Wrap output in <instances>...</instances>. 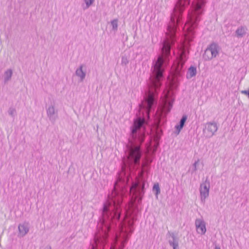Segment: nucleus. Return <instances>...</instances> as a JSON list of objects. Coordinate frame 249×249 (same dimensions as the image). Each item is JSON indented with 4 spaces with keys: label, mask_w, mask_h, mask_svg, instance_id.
<instances>
[{
    "label": "nucleus",
    "mask_w": 249,
    "mask_h": 249,
    "mask_svg": "<svg viewBox=\"0 0 249 249\" xmlns=\"http://www.w3.org/2000/svg\"><path fill=\"white\" fill-rule=\"evenodd\" d=\"M113 219H99L93 242L89 249H105L107 243V231L114 226ZM133 219H122L119 222V234H116L115 244L110 249H124L133 231Z\"/></svg>",
    "instance_id": "f257e3e1"
},
{
    "label": "nucleus",
    "mask_w": 249,
    "mask_h": 249,
    "mask_svg": "<svg viewBox=\"0 0 249 249\" xmlns=\"http://www.w3.org/2000/svg\"><path fill=\"white\" fill-rule=\"evenodd\" d=\"M190 0H178L171 16V19L167 28L166 38L161 48V53L154 63L152 71H163L164 64L168 61L171 45L176 40L175 33L177 24L181 19V15L186 5L189 4Z\"/></svg>",
    "instance_id": "f03ea898"
},
{
    "label": "nucleus",
    "mask_w": 249,
    "mask_h": 249,
    "mask_svg": "<svg viewBox=\"0 0 249 249\" xmlns=\"http://www.w3.org/2000/svg\"><path fill=\"white\" fill-rule=\"evenodd\" d=\"M128 180V176H126L124 172L121 173L114 184L113 190L104 204L102 211L103 217L120 218L119 208L122 202L123 197L125 192V186Z\"/></svg>",
    "instance_id": "7ed1b4c3"
},
{
    "label": "nucleus",
    "mask_w": 249,
    "mask_h": 249,
    "mask_svg": "<svg viewBox=\"0 0 249 249\" xmlns=\"http://www.w3.org/2000/svg\"><path fill=\"white\" fill-rule=\"evenodd\" d=\"M206 2V0H196L194 8L188 15V21L184 27L185 40L180 46L179 61H185L187 59L189 43L194 38V30L197 25L199 16L202 13L203 7Z\"/></svg>",
    "instance_id": "20e7f679"
},
{
    "label": "nucleus",
    "mask_w": 249,
    "mask_h": 249,
    "mask_svg": "<svg viewBox=\"0 0 249 249\" xmlns=\"http://www.w3.org/2000/svg\"><path fill=\"white\" fill-rule=\"evenodd\" d=\"M144 123V120L140 118L134 122L133 125L131 128V133L128 141L130 144L127 159L124 161L125 164H127L130 169L133 165H139L142 153L138 144L142 143L144 141V135L140 131V128Z\"/></svg>",
    "instance_id": "39448f33"
},
{
    "label": "nucleus",
    "mask_w": 249,
    "mask_h": 249,
    "mask_svg": "<svg viewBox=\"0 0 249 249\" xmlns=\"http://www.w3.org/2000/svg\"><path fill=\"white\" fill-rule=\"evenodd\" d=\"M148 167L146 163H143L142 169L136 178V181L130 188L129 194L131 197V203L129 208L133 209L141 203L142 196L144 194L145 181L147 176Z\"/></svg>",
    "instance_id": "423d86ee"
},
{
    "label": "nucleus",
    "mask_w": 249,
    "mask_h": 249,
    "mask_svg": "<svg viewBox=\"0 0 249 249\" xmlns=\"http://www.w3.org/2000/svg\"><path fill=\"white\" fill-rule=\"evenodd\" d=\"M173 96V91L170 89L164 91L161 102L157 111V115L160 117L165 116L170 112L174 102Z\"/></svg>",
    "instance_id": "0eeeda50"
},
{
    "label": "nucleus",
    "mask_w": 249,
    "mask_h": 249,
    "mask_svg": "<svg viewBox=\"0 0 249 249\" xmlns=\"http://www.w3.org/2000/svg\"><path fill=\"white\" fill-rule=\"evenodd\" d=\"M219 52L218 46L216 44L212 43L205 50L203 54V58L206 61L212 60L217 56Z\"/></svg>",
    "instance_id": "6e6552de"
},
{
    "label": "nucleus",
    "mask_w": 249,
    "mask_h": 249,
    "mask_svg": "<svg viewBox=\"0 0 249 249\" xmlns=\"http://www.w3.org/2000/svg\"><path fill=\"white\" fill-rule=\"evenodd\" d=\"M203 134L206 138L212 137L217 132L218 125L215 122H207L203 125Z\"/></svg>",
    "instance_id": "1a4fd4ad"
},
{
    "label": "nucleus",
    "mask_w": 249,
    "mask_h": 249,
    "mask_svg": "<svg viewBox=\"0 0 249 249\" xmlns=\"http://www.w3.org/2000/svg\"><path fill=\"white\" fill-rule=\"evenodd\" d=\"M210 188V183L208 179H206L200 184L199 190L200 192V200L203 204L205 203L206 199L209 196Z\"/></svg>",
    "instance_id": "9d476101"
},
{
    "label": "nucleus",
    "mask_w": 249,
    "mask_h": 249,
    "mask_svg": "<svg viewBox=\"0 0 249 249\" xmlns=\"http://www.w3.org/2000/svg\"><path fill=\"white\" fill-rule=\"evenodd\" d=\"M46 113L49 120L52 123H54L58 118V111L54 104H51L46 107Z\"/></svg>",
    "instance_id": "9b49d317"
},
{
    "label": "nucleus",
    "mask_w": 249,
    "mask_h": 249,
    "mask_svg": "<svg viewBox=\"0 0 249 249\" xmlns=\"http://www.w3.org/2000/svg\"><path fill=\"white\" fill-rule=\"evenodd\" d=\"M18 236L19 238L24 237L29 231V225L27 222L20 223L18 226Z\"/></svg>",
    "instance_id": "f8f14e48"
},
{
    "label": "nucleus",
    "mask_w": 249,
    "mask_h": 249,
    "mask_svg": "<svg viewBox=\"0 0 249 249\" xmlns=\"http://www.w3.org/2000/svg\"><path fill=\"white\" fill-rule=\"evenodd\" d=\"M76 76L79 78L80 82H83L86 76V67L84 64L80 65L75 72Z\"/></svg>",
    "instance_id": "ddd939ff"
},
{
    "label": "nucleus",
    "mask_w": 249,
    "mask_h": 249,
    "mask_svg": "<svg viewBox=\"0 0 249 249\" xmlns=\"http://www.w3.org/2000/svg\"><path fill=\"white\" fill-rule=\"evenodd\" d=\"M196 230L198 233L204 234L206 232V224L203 219H196L195 222Z\"/></svg>",
    "instance_id": "4468645a"
},
{
    "label": "nucleus",
    "mask_w": 249,
    "mask_h": 249,
    "mask_svg": "<svg viewBox=\"0 0 249 249\" xmlns=\"http://www.w3.org/2000/svg\"><path fill=\"white\" fill-rule=\"evenodd\" d=\"M248 29L245 26H239L235 31V36L238 38H241L245 36L247 33Z\"/></svg>",
    "instance_id": "2eb2a0df"
},
{
    "label": "nucleus",
    "mask_w": 249,
    "mask_h": 249,
    "mask_svg": "<svg viewBox=\"0 0 249 249\" xmlns=\"http://www.w3.org/2000/svg\"><path fill=\"white\" fill-rule=\"evenodd\" d=\"M12 74L13 71L11 69H7L4 72L3 78L5 84L11 79Z\"/></svg>",
    "instance_id": "dca6fc26"
},
{
    "label": "nucleus",
    "mask_w": 249,
    "mask_h": 249,
    "mask_svg": "<svg viewBox=\"0 0 249 249\" xmlns=\"http://www.w3.org/2000/svg\"><path fill=\"white\" fill-rule=\"evenodd\" d=\"M171 236L172 239L169 241L170 245L173 247V249H179L178 239L173 233L171 234Z\"/></svg>",
    "instance_id": "f3484780"
},
{
    "label": "nucleus",
    "mask_w": 249,
    "mask_h": 249,
    "mask_svg": "<svg viewBox=\"0 0 249 249\" xmlns=\"http://www.w3.org/2000/svg\"><path fill=\"white\" fill-rule=\"evenodd\" d=\"M196 74V68L194 66H191L188 70L186 77L187 79H190L195 76Z\"/></svg>",
    "instance_id": "a211bd4d"
},
{
    "label": "nucleus",
    "mask_w": 249,
    "mask_h": 249,
    "mask_svg": "<svg viewBox=\"0 0 249 249\" xmlns=\"http://www.w3.org/2000/svg\"><path fill=\"white\" fill-rule=\"evenodd\" d=\"M187 119V116L183 115L180 121L179 124L175 126V128H176L177 130L178 131V134H179L180 130L183 128Z\"/></svg>",
    "instance_id": "6ab92c4d"
},
{
    "label": "nucleus",
    "mask_w": 249,
    "mask_h": 249,
    "mask_svg": "<svg viewBox=\"0 0 249 249\" xmlns=\"http://www.w3.org/2000/svg\"><path fill=\"white\" fill-rule=\"evenodd\" d=\"M152 191L154 193L156 198L158 199V196L160 192V188L158 183H156L154 184Z\"/></svg>",
    "instance_id": "aec40b11"
},
{
    "label": "nucleus",
    "mask_w": 249,
    "mask_h": 249,
    "mask_svg": "<svg viewBox=\"0 0 249 249\" xmlns=\"http://www.w3.org/2000/svg\"><path fill=\"white\" fill-rule=\"evenodd\" d=\"M199 164V160L196 161L194 164L192 165V167H191V173L194 174L196 172V171L197 170V166H198Z\"/></svg>",
    "instance_id": "412c9836"
},
{
    "label": "nucleus",
    "mask_w": 249,
    "mask_h": 249,
    "mask_svg": "<svg viewBox=\"0 0 249 249\" xmlns=\"http://www.w3.org/2000/svg\"><path fill=\"white\" fill-rule=\"evenodd\" d=\"M118 20L117 19H114L112 20H111L110 22L112 30L115 32L118 29Z\"/></svg>",
    "instance_id": "4be33fe9"
},
{
    "label": "nucleus",
    "mask_w": 249,
    "mask_h": 249,
    "mask_svg": "<svg viewBox=\"0 0 249 249\" xmlns=\"http://www.w3.org/2000/svg\"><path fill=\"white\" fill-rule=\"evenodd\" d=\"M95 0H84L85 3V6L84 7V9H88L89 8L93 3Z\"/></svg>",
    "instance_id": "5701e85b"
},
{
    "label": "nucleus",
    "mask_w": 249,
    "mask_h": 249,
    "mask_svg": "<svg viewBox=\"0 0 249 249\" xmlns=\"http://www.w3.org/2000/svg\"><path fill=\"white\" fill-rule=\"evenodd\" d=\"M8 113L10 116L14 117L16 115V110L13 107H10L8 111Z\"/></svg>",
    "instance_id": "b1692460"
},
{
    "label": "nucleus",
    "mask_w": 249,
    "mask_h": 249,
    "mask_svg": "<svg viewBox=\"0 0 249 249\" xmlns=\"http://www.w3.org/2000/svg\"><path fill=\"white\" fill-rule=\"evenodd\" d=\"M128 60L125 56H123L122 57L121 63L123 65L126 66L128 63Z\"/></svg>",
    "instance_id": "393cba45"
},
{
    "label": "nucleus",
    "mask_w": 249,
    "mask_h": 249,
    "mask_svg": "<svg viewBox=\"0 0 249 249\" xmlns=\"http://www.w3.org/2000/svg\"><path fill=\"white\" fill-rule=\"evenodd\" d=\"M241 92L242 93V94H245V95H247L248 96V97L249 98V89L248 90H242L241 91Z\"/></svg>",
    "instance_id": "a878e982"
},
{
    "label": "nucleus",
    "mask_w": 249,
    "mask_h": 249,
    "mask_svg": "<svg viewBox=\"0 0 249 249\" xmlns=\"http://www.w3.org/2000/svg\"><path fill=\"white\" fill-rule=\"evenodd\" d=\"M159 139H160V137L158 135L154 138V141H155V142L156 143V146L158 145V142L159 141Z\"/></svg>",
    "instance_id": "bb28decb"
},
{
    "label": "nucleus",
    "mask_w": 249,
    "mask_h": 249,
    "mask_svg": "<svg viewBox=\"0 0 249 249\" xmlns=\"http://www.w3.org/2000/svg\"><path fill=\"white\" fill-rule=\"evenodd\" d=\"M43 249H52L51 246L47 245Z\"/></svg>",
    "instance_id": "cd10ccee"
},
{
    "label": "nucleus",
    "mask_w": 249,
    "mask_h": 249,
    "mask_svg": "<svg viewBox=\"0 0 249 249\" xmlns=\"http://www.w3.org/2000/svg\"><path fill=\"white\" fill-rule=\"evenodd\" d=\"M214 249H220V248L217 246H215Z\"/></svg>",
    "instance_id": "c85d7f7f"
}]
</instances>
